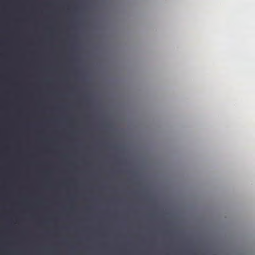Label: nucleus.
I'll return each instance as SVG.
<instances>
[{
	"mask_svg": "<svg viewBox=\"0 0 255 255\" xmlns=\"http://www.w3.org/2000/svg\"><path fill=\"white\" fill-rule=\"evenodd\" d=\"M0 228H1V229L2 228V226H0Z\"/></svg>",
	"mask_w": 255,
	"mask_h": 255,
	"instance_id": "obj_1",
	"label": "nucleus"
},
{
	"mask_svg": "<svg viewBox=\"0 0 255 255\" xmlns=\"http://www.w3.org/2000/svg\"><path fill=\"white\" fill-rule=\"evenodd\" d=\"M1 41H2V40H1Z\"/></svg>",
	"mask_w": 255,
	"mask_h": 255,
	"instance_id": "obj_2",
	"label": "nucleus"
}]
</instances>
